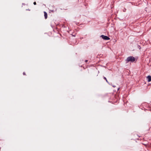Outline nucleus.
<instances>
[{"instance_id":"obj_6","label":"nucleus","mask_w":151,"mask_h":151,"mask_svg":"<svg viewBox=\"0 0 151 151\" xmlns=\"http://www.w3.org/2000/svg\"><path fill=\"white\" fill-rule=\"evenodd\" d=\"M104 78L105 79V80L106 79V78L105 77H104Z\"/></svg>"},{"instance_id":"obj_4","label":"nucleus","mask_w":151,"mask_h":151,"mask_svg":"<svg viewBox=\"0 0 151 151\" xmlns=\"http://www.w3.org/2000/svg\"><path fill=\"white\" fill-rule=\"evenodd\" d=\"M44 16L45 19H46L47 17V13L45 12H44Z\"/></svg>"},{"instance_id":"obj_10","label":"nucleus","mask_w":151,"mask_h":151,"mask_svg":"<svg viewBox=\"0 0 151 151\" xmlns=\"http://www.w3.org/2000/svg\"><path fill=\"white\" fill-rule=\"evenodd\" d=\"M106 81L107 82H108V81H107V79H106Z\"/></svg>"},{"instance_id":"obj_3","label":"nucleus","mask_w":151,"mask_h":151,"mask_svg":"<svg viewBox=\"0 0 151 151\" xmlns=\"http://www.w3.org/2000/svg\"><path fill=\"white\" fill-rule=\"evenodd\" d=\"M147 81L148 82H150L151 81V76H148L147 77Z\"/></svg>"},{"instance_id":"obj_2","label":"nucleus","mask_w":151,"mask_h":151,"mask_svg":"<svg viewBox=\"0 0 151 151\" xmlns=\"http://www.w3.org/2000/svg\"><path fill=\"white\" fill-rule=\"evenodd\" d=\"M101 37H102V38L104 39V40H107L110 39V38L108 37L103 35H101Z\"/></svg>"},{"instance_id":"obj_8","label":"nucleus","mask_w":151,"mask_h":151,"mask_svg":"<svg viewBox=\"0 0 151 151\" xmlns=\"http://www.w3.org/2000/svg\"><path fill=\"white\" fill-rule=\"evenodd\" d=\"M126 10V9H125V10H124L123 11L124 12H125Z\"/></svg>"},{"instance_id":"obj_7","label":"nucleus","mask_w":151,"mask_h":151,"mask_svg":"<svg viewBox=\"0 0 151 151\" xmlns=\"http://www.w3.org/2000/svg\"><path fill=\"white\" fill-rule=\"evenodd\" d=\"M23 74L24 75H25V73L24 72V73H23Z\"/></svg>"},{"instance_id":"obj_12","label":"nucleus","mask_w":151,"mask_h":151,"mask_svg":"<svg viewBox=\"0 0 151 151\" xmlns=\"http://www.w3.org/2000/svg\"><path fill=\"white\" fill-rule=\"evenodd\" d=\"M54 12L53 10L52 11V12Z\"/></svg>"},{"instance_id":"obj_9","label":"nucleus","mask_w":151,"mask_h":151,"mask_svg":"<svg viewBox=\"0 0 151 151\" xmlns=\"http://www.w3.org/2000/svg\"><path fill=\"white\" fill-rule=\"evenodd\" d=\"M87 61H88V60H85V62H87Z\"/></svg>"},{"instance_id":"obj_1","label":"nucleus","mask_w":151,"mask_h":151,"mask_svg":"<svg viewBox=\"0 0 151 151\" xmlns=\"http://www.w3.org/2000/svg\"><path fill=\"white\" fill-rule=\"evenodd\" d=\"M136 60L135 58L133 56H130L127 58L126 60V62L128 63L129 62H133Z\"/></svg>"},{"instance_id":"obj_11","label":"nucleus","mask_w":151,"mask_h":151,"mask_svg":"<svg viewBox=\"0 0 151 151\" xmlns=\"http://www.w3.org/2000/svg\"><path fill=\"white\" fill-rule=\"evenodd\" d=\"M113 87H115V86H113Z\"/></svg>"},{"instance_id":"obj_5","label":"nucleus","mask_w":151,"mask_h":151,"mask_svg":"<svg viewBox=\"0 0 151 151\" xmlns=\"http://www.w3.org/2000/svg\"><path fill=\"white\" fill-rule=\"evenodd\" d=\"M33 4H34V5H36V2H34V3H33Z\"/></svg>"}]
</instances>
